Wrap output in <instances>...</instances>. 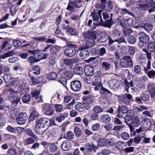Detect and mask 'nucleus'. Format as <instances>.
<instances>
[{
	"label": "nucleus",
	"instance_id": "obj_60",
	"mask_svg": "<svg viewBox=\"0 0 155 155\" xmlns=\"http://www.w3.org/2000/svg\"><path fill=\"white\" fill-rule=\"evenodd\" d=\"M115 41L117 42L119 44L123 42L126 43L125 38L123 36L121 37L118 39L115 40Z\"/></svg>",
	"mask_w": 155,
	"mask_h": 155
},
{
	"label": "nucleus",
	"instance_id": "obj_59",
	"mask_svg": "<svg viewBox=\"0 0 155 155\" xmlns=\"http://www.w3.org/2000/svg\"><path fill=\"white\" fill-rule=\"evenodd\" d=\"M132 30L130 28H128L124 30V35L126 37L128 36L132 32Z\"/></svg>",
	"mask_w": 155,
	"mask_h": 155
},
{
	"label": "nucleus",
	"instance_id": "obj_3",
	"mask_svg": "<svg viewBox=\"0 0 155 155\" xmlns=\"http://www.w3.org/2000/svg\"><path fill=\"white\" fill-rule=\"evenodd\" d=\"M121 66L124 68L131 67L133 66V61L131 57L129 56H125L120 60Z\"/></svg>",
	"mask_w": 155,
	"mask_h": 155
},
{
	"label": "nucleus",
	"instance_id": "obj_2",
	"mask_svg": "<svg viewBox=\"0 0 155 155\" xmlns=\"http://www.w3.org/2000/svg\"><path fill=\"white\" fill-rule=\"evenodd\" d=\"M78 48V45L76 44H70L68 47L65 50L64 53L67 57H72L76 53V48Z\"/></svg>",
	"mask_w": 155,
	"mask_h": 155
},
{
	"label": "nucleus",
	"instance_id": "obj_23",
	"mask_svg": "<svg viewBox=\"0 0 155 155\" xmlns=\"http://www.w3.org/2000/svg\"><path fill=\"white\" fill-rule=\"evenodd\" d=\"M18 112L17 109H14L11 111L10 118L11 120H15L16 118V117L18 114Z\"/></svg>",
	"mask_w": 155,
	"mask_h": 155
},
{
	"label": "nucleus",
	"instance_id": "obj_28",
	"mask_svg": "<svg viewBox=\"0 0 155 155\" xmlns=\"http://www.w3.org/2000/svg\"><path fill=\"white\" fill-rule=\"evenodd\" d=\"M83 101L88 104H91L94 101L93 98L90 96H85L83 97Z\"/></svg>",
	"mask_w": 155,
	"mask_h": 155
},
{
	"label": "nucleus",
	"instance_id": "obj_30",
	"mask_svg": "<svg viewBox=\"0 0 155 155\" xmlns=\"http://www.w3.org/2000/svg\"><path fill=\"white\" fill-rule=\"evenodd\" d=\"M57 74L55 72H51L48 75V78L50 80H54L56 78Z\"/></svg>",
	"mask_w": 155,
	"mask_h": 155
},
{
	"label": "nucleus",
	"instance_id": "obj_11",
	"mask_svg": "<svg viewBox=\"0 0 155 155\" xmlns=\"http://www.w3.org/2000/svg\"><path fill=\"white\" fill-rule=\"evenodd\" d=\"M72 146L71 142L69 140H66L64 141L61 145V149L64 151L69 150Z\"/></svg>",
	"mask_w": 155,
	"mask_h": 155
},
{
	"label": "nucleus",
	"instance_id": "obj_57",
	"mask_svg": "<svg viewBox=\"0 0 155 155\" xmlns=\"http://www.w3.org/2000/svg\"><path fill=\"white\" fill-rule=\"evenodd\" d=\"M100 92L101 94H112L109 90L104 87H102L101 89Z\"/></svg>",
	"mask_w": 155,
	"mask_h": 155
},
{
	"label": "nucleus",
	"instance_id": "obj_31",
	"mask_svg": "<svg viewBox=\"0 0 155 155\" xmlns=\"http://www.w3.org/2000/svg\"><path fill=\"white\" fill-rule=\"evenodd\" d=\"M26 133L29 136L34 137L35 139H36L37 138L34 133L30 129H26Z\"/></svg>",
	"mask_w": 155,
	"mask_h": 155
},
{
	"label": "nucleus",
	"instance_id": "obj_44",
	"mask_svg": "<svg viewBox=\"0 0 155 155\" xmlns=\"http://www.w3.org/2000/svg\"><path fill=\"white\" fill-rule=\"evenodd\" d=\"M59 48V47L57 46H51L50 49V51L52 54H55L57 52Z\"/></svg>",
	"mask_w": 155,
	"mask_h": 155
},
{
	"label": "nucleus",
	"instance_id": "obj_47",
	"mask_svg": "<svg viewBox=\"0 0 155 155\" xmlns=\"http://www.w3.org/2000/svg\"><path fill=\"white\" fill-rule=\"evenodd\" d=\"M127 41L129 43L133 44L135 43L136 40L134 36L130 35L127 38Z\"/></svg>",
	"mask_w": 155,
	"mask_h": 155
},
{
	"label": "nucleus",
	"instance_id": "obj_7",
	"mask_svg": "<svg viewBox=\"0 0 155 155\" xmlns=\"http://www.w3.org/2000/svg\"><path fill=\"white\" fill-rule=\"evenodd\" d=\"M132 98V96L130 94L126 93L121 96L119 99V102L124 104H128L130 103L129 100Z\"/></svg>",
	"mask_w": 155,
	"mask_h": 155
},
{
	"label": "nucleus",
	"instance_id": "obj_8",
	"mask_svg": "<svg viewBox=\"0 0 155 155\" xmlns=\"http://www.w3.org/2000/svg\"><path fill=\"white\" fill-rule=\"evenodd\" d=\"M96 35L97 32L96 31L89 30L84 32L82 33V36L83 38L86 40L91 38H94L96 36Z\"/></svg>",
	"mask_w": 155,
	"mask_h": 155
},
{
	"label": "nucleus",
	"instance_id": "obj_43",
	"mask_svg": "<svg viewBox=\"0 0 155 155\" xmlns=\"http://www.w3.org/2000/svg\"><path fill=\"white\" fill-rule=\"evenodd\" d=\"M75 136L77 137H80L81 135V131L80 129L78 127H75L74 129Z\"/></svg>",
	"mask_w": 155,
	"mask_h": 155
},
{
	"label": "nucleus",
	"instance_id": "obj_25",
	"mask_svg": "<svg viewBox=\"0 0 155 155\" xmlns=\"http://www.w3.org/2000/svg\"><path fill=\"white\" fill-rule=\"evenodd\" d=\"M75 109L79 112L83 111L84 109V106L80 103H77L75 106Z\"/></svg>",
	"mask_w": 155,
	"mask_h": 155
},
{
	"label": "nucleus",
	"instance_id": "obj_5",
	"mask_svg": "<svg viewBox=\"0 0 155 155\" xmlns=\"http://www.w3.org/2000/svg\"><path fill=\"white\" fill-rule=\"evenodd\" d=\"M28 115L25 112H21L18 114L16 118L18 124L20 125L24 124L28 119Z\"/></svg>",
	"mask_w": 155,
	"mask_h": 155
},
{
	"label": "nucleus",
	"instance_id": "obj_6",
	"mask_svg": "<svg viewBox=\"0 0 155 155\" xmlns=\"http://www.w3.org/2000/svg\"><path fill=\"white\" fill-rule=\"evenodd\" d=\"M102 11L99 10L97 13L93 12L91 14L94 21H98L99 24L102 25L104 24V21L101 18V13Z\"/></svg>",
	"mask_w": 155,
	"mask_h": 155
},
{
	"label": "nucleus",
	"instance_id": "obj_39",
	"mask_svg": "<svg viewBox=\"0 0 155 155\" xmlns=\"http://www.w3.org/2000/svg\"><path fill=\"white\" fill-rule=\"evenodd\" d=\"M56 112L60 113L63 110V106L61 104H55L54 106Z\"/></svg>",
	"mask_w": 155,
	"mask_h": 155
},
{
	"label": "nucleus",
	"instance_id": "obj_34",
	"mask_svg": "<svg viewBox=\"0 0 155 155\" xmlns=\"http://www.w3.org/2000/svg\"><path fill=\"white\" fill-rule=\"evenodd\" d=\"M143 28L146 31H149L152 30L153 26L151 24L147 23L144 24Z\"/></svg>",
	"mask_w": 155,
	"mask_h": 155
},
{
	"label": "nucleus",
	"instance_id": "obj_15",
	"mask_svg": "<svg viewBox=\"0 0 155 155\" xmlns=\"http://www.w3.org/2000/svg\"><path fill=\"white\" fill-rule=\"evenodd\" d=\"M81 51L80 53V56L82 59L86 58L89 55L90 53L87 49L84 48H80Z\"/></svg>",
	"mask_w": 155,
	"mask_h": 155
},
{
	"label": "nucleus",
	"instance_id": "obj_46",
	"mask_svg": "<svg viewBox=\"0 0 155 155\" xmlns=\"http://www.w3.org/2000/svg\"><path fill=\"white\" fill-rule=\"evenodd\" d=\"M7 155H18V153L15 150L12 148L8 150Z\"/></svg>",
	"mask_w": 155,
	"mask_h": 155
},
{
	"label": "nucleus",
	"instance_id": "obj_45",
	"mask_svg": "<svg viewBox=\"0 0 155 155\" xmlns=\"http://www.w3.org/2000/svg\"><path fill=\"white\" fill-rule=\"evenodd\" d=\"M64 75L68 79H71L73 76V74L72 72L69 71L67 70L64 72Z\"/></svg>",
	"mask_w": 155,
	"mask_h": 155
},
{
	"label": "nucleus",
	"instance_id": "obj_4",
	"mask_svg": "<svg viewBox=\"0 0 155 155\" xmlns=\"http://www.w3.org/2000/svg\"><path fill=\"white\" fill-rule=\"evenodd\" d=\"M8 91L10 93L8 99L14 105H16L20 101V98L17 96L16 92L12 89H10Z\"/></svg>",
	"mask_w": 155,
	"mask_h": 155
},
{
	"label": "nucleus",
	"instance_id": "obj_53",
	"mask_svg": "<svg viewBox=\"0 0 155 155\" xmlns=\"http://www.w3.org/2000/svg\"><path fill=\"white\" fill-rule=\"evenodd\" d=\"M66 139H72L74 138V133L71 131H68L66 133Z\"/></svg>",
	"mask_w": 155,
	"mask_h": 155
},
{
	"label": "nucleus",
	"instance_id": "obj_21",
	"mask_svg": "<svg viewBox=\"0 0 155 155\" xmlns=\"http://www.w3.org/2000/svg\"><path fill=\"white\" fill-rule=\"evenodd\" d=\"M140 120L138 116H135L132 118V124L135 127H138L140 124Z\"/></svg>",
	"mask_w": 155,
	"mask_h": 155
},
{
	"label": "nucleus",
	"instance_id": "obj_12",
	"mask_svg": "<svg viewBox=\"0 0 155 155\" xmlns=\"http://www.w3.org/2000/svg\"><path fill=\"white\" fill-rule=\"evenodd\" d=\"M150 96L153 98L155 97V84L153 83H150L147 86Z\"/></svg>",
	"mask_w": 155,
	"mask_h": 155
},
{
	"label": "nucleus",
	"instance_id": "obj_48",
	"mask_svg": "<svg viewBox=\"0 0 155 155\" xmlns=\"http://www.w3.org/2000/svg\"><path fill=\"white\" fill-rule=\"evenodd\" d=\"M148 77L150 78H153L155 77V71L153 70L150 71L147 73Z\"/></svg>",
	"mask_w": 155,
	"mask_h": 155
},
{
	"label": "nucleus",
	"instance_id": "obj_20",
	"mask_svg": "<svg viewBox=\"0 0 155 155\" xmlns=\"http://www.w3.org/2000/svg\"><path fill=\"white\" fill-rule=\"evenodd\" d=\"M3 78L5 81L6 83H12L13 81V79H14L10 74H5L3 76Z\"/></svg>",
	"mask_w": 155,
	"mask_h": 155
},
{
	"label": "nucleus",
	"instance_id": "obj_40",
	"mask_svg": "<svg viewBox=\"0 0 155 155\" xmlns=\"http://www.w3.org/2000/svg\"><path fill=\"white\" fill-rule=\"evenodd\" d=\"M106 144V140L103 138H100L98 141L97 145L99 147H102Z\"/></svg>",
	"mask_w": 155,
	"mask_h": 155
},
{
	"label": "nucleus",
	"instance_id": "obj_58",
	"mask_svg": "<svg viewBox=\"0 0 155 155\" xmlns=\"http://www.w3.org/2000/svg\"><path fill=\"white\" fill-rule=\"evenodd\" d=\"M49 62L52 65H54L55 64L56 61V58L54 56H51L49 57Z\"/></svg>",
	"mask_w": 155,
	"mask_h": 155
},
{
	"label": "nucleus",
	"instance_id": "obj_62",
	"mask_svg": "<svg viewBox=\"0 0 155 155\" xmlns=\"http://www.w3.org/2000/svg\"><path fill=\"white\" fill-rule=\"evenodd\" d=\"M1 69L5 72H8L10 71V68L8 66H5L3 64L1 65Z\"/></svg>",
	"mask_w": 155,
	"mask_h": 155
},
{
	"label": "nucleus",
	"instance_id": "obj_64",
	"mask_svg": "<svg viewBox=\"0 0 155 155\" xmlns=\"http://www.w3.org/2000/svg\"><path fill=\"white\" fill-rule=\"evenodd\" d=\"M58 81L64 85L66 84L67 80L65 78L62 77L58 79Z\"/></svg>",
	"mask_w": 155,
	"mask_h": 155
},
{
	"label": "nucleus",
	"instance_id": "obj_10",
	"mask_svg": "<svg viewBox=\"0 0 155 155\" xmlns=\"http://www.w3.org/2000/svg\"><path fill=\"white\" fill-rule=\"evenodd\" d=\"M110 87L114 90L118 88L120 85V82L115 79H112L110 80L108 82Z\"/></svg>",
	"mask_w": 155,
	"mask_h": 155
},
{
	"label": "nucleus",
	"instance_id": "obj_26",
	"mask_svg": "<svg viewBox=\"0 0 155 155\" xmlns=\"http://www.w3.org/2000/svg\"><path fill=\"white\" fill-rule=\"evenodd\" d=\"M117 111L119 112H121L122 113L125 114L128 112V110L126 106H123L121 107L119 106Z\"/></svg>",
	"mask_w": 155,
	"mask_h": 155
},
{
	"label": "nucleus",
	"instance_id": "obj_13",
	"mask_svg": "<svg viewBox=\"0 0 155 155\" xmlns=\"http://www.w3.org/2000/svg\"><path fill=\"white\" fill-rule=\"evenodd\" d=\"M85 74L88 76H92L94 74L93 68L90 65H86L84 67Z\"/></svg>",
	"mask_w": 155,
	"mask_h": 155
},
{
	"label": "nucleus",
	"instance_id": "obj_1",
	"mask_svg": "<svg viewBox=\"0 0 155 155\" xmlns=\"http://www.w3.org/2000/svg\"><path fill=\"white\" fill-rule=\"evenodd\" d=\"M53 125H55L54 120L46 117L42 118L36 121L35 131L38 134H42L50 126Z\"/></svg>",
	"mask_w": 155,
	"mask_h": 155
},
{
	"label": "nucleus",
	"instance_id": "obj_63",
	"mask_svg": "<svg viewBox=\"0 0 155 155\" xmlns=\"http://www.w3.org/2000/svg\"><path fill=\"white\" fill-rule=\"evenodd\" d=\"M50 150L51 152H54L57 150L58 147L56 145L52 144L50 146Z\"/></svg>",
	"mask_w": 155,
	"mask_h": 155
},
{
	"label": "nucleus",
	"instance_id": "obj_29",
	"mask_svg": "<svg viewBox=\"0 0 155 155\" xmlns=\"http://www.w3.org/2000/svg\"><path fill=\"white\" fill-rule=\"evenodd\" d=\"M67 32L70 33L71 35L78 36V32L76 29L70 27Z\"/></svg>",
	"mask_w": 155,
	"mask_h": 155
},
{
	"label": "nucleus",
	"instance_id": "obj_22",
	"mask_svg": "<svg viewBox=\"0 0 155 155\" xmlns=\"http://www.w3.org/2000/svg\"><path fill=\"white\" fill-rule=\"evenodd\" d=\"M147 48L149 51L155 52V41L150 42L148 44Z\"/></svg>",
	"mask_w": 155,
	"mask_h": 155
},
{
	"label": "nucleus",
	"instance_id": "obj_49",
	"mask_svg": "<svg viewBox=\"0 0 155 155\" xmlns=\"http://www.w3.org/2000/svg\"><path fill=\"white\" fill-rule=\"evenodd\" d=\"M12 44L14 47H18L21 45L22 43L21 41L19 40H15L13 41Z\"/></svg>",
	"mask_w": 155,
	"mask_h": 155
},
{
	"label": "nucleus",
	"instance_id": "obj_17",
	"mask_svg": "<svg viewBox=\"0 0 155 155\" xmlns=\"http://www.w3.org/2000/svg\"><path fill=\"white\" fill-rule=\"evenodd\" d=\"M96 39V36L94 38H91L86 40V43L87 48H88L89 47L93 46L95 44V40Z\"/></svg>",
	"mask_w": 155,
	"mask_h": 155
},
{
	"label": "nucleus",
	"instance_id": "obj_9",
	"mask_svg": "<svg viewBox=\"0 0 155 155\" xmlns=\"http://www.w3.org/2000/svg\"><path fill=\"white\" fill-rule=\"evenodd\" d=\"M81 87V82L78 80H74L71 83V87L74 91H77L80 90Z\"/></svg>",
	"mask_w": 155,
	"mask_h": 155
},
{
	"label": "nucleus",
	"instance_id": "obj_16",
	"mask_svg": "<svg viewBox=\"0 0 155 155\" xmlns=\"http://www.w3.org/2000/svg\"><path fill=\"white\" fill-rule=\"evenodd\" d=\"M110 116L108 114H104L101 116V121L104 123H108L111 120Z\"/></svg>",
	"mask_w": 155,
	"mask_h": 155
},
{
	"label": "nucleus",
	"instance_id": "obj_42",
	"mask_svg": "<svg viewBox=\"0 0 155 155\" xmlns=\"http://www.w3.org/2000/svg\"><path fill=\"white\" fill-rule=\"evenodd\" d=\"M40 93V91L39 90H35L31 93V94L32 97L38 99Z\"/></svg>",
	"mask_w": 155,
	"mask_h": 155
},
{
	"label": "nucleus",
	"instance_id": "obj_54",
	"mask_svg": "<svg viewBox=\"0 0 155 155\" xmlns=\"http://www.w3.org/2000/svg\"><path fill=\"white\" fill-rule=\"evenodd\" d=\"M106 144L108 146H111L114 145V142L113 138H109L106 140Z\"/></svg>",
	"mask_w": 155,
	"mask_h": 155
},
{
	"label": "nucleus",
	"instance_id": "obj_33",
	"mask_svg": "<svg viewBox=\"0 0 155 155\" xmlns=\"http://www.w3.org/2000/svg\"><path fill=\"white\" fill-rule=\"evenodd\" d=\"M140 97L144 101H147L149 99V97L148 95L146 92H143L140 95Z\"/></svg>",
	"mask_w": 155,
	"mask_h": 155
},
{
	"label": "nucleus",
	"instance_id": "obj_27",
	"mask_svg": "<svg viewBox=\"0 0 155 155\" xmlns=\"http://www.w3.org/2000/svg\"><path fill=\"white\" fill-rule=\"evenodd\" d=\"M134 84L136 87L144 89L145 85L141 83L140 81L135 80L134 81Z\"/></svg>",
	"mask_w": 155,
	"mask_h": 155
},
{
	"label": "nucleus",
	"instance_id": "obj_50",
	"mask_svg": "<svg viewBox=\"0 0 155 155\" xmlns=\"http://www.w3.org/2000/svg\"><path fill=\"white\" fill-rule=\"evenodd\" d=\"M108 39V36L105 35H103L101 36L99 41L101 43H104L106 42Z\"/></svg>",
	"mask_w": 155,
	"mask_h": 155
},
{
	"label": "nucleus",
	"instance_id": "obj_19",
	"mask_svg": "<svg viewBox=\"0 0 155 155\" xmlns=\"http://www.w3.org/2000/svg\"><path fill=\"white\" fill-rule=\"evenodd\" d=\"M75 7L79 8L78 5L74 2V1H70L68 3L67 9L70 11H73Z\"/></svg>",
	"mask_w": 155,
	"mask_h": 155
},
{
	"label": "nucleus",
	"instance_id": "obj_55",
	"mask_svg": "<svg viewBox=\"0 0 155 155\" xmlns=\"http://www.w3.org/2000/svg\"><path fill=\"white\" fill-rule=\"evenodd\" d=\"M138 6L139 8L143 10L147 9L150 7L149 5L146 4H139Z\"/></svg>",
	"mask_w": 155,
	"mask_h": 155
},
{
	"label": "nucleus",
	"instance_id": "obj_32",
	"mask_svg": "<svg viewBox=\"0 0 155 155\" xmlns=\"http://www.w3.org/2000/svg\"><path fill=\"white\" fill-rule=\"evenodd\" d=\"M103 68L105 70L108 71L111 67V64L108 62L104 61L102 64Z\"/></svg>",
	"mask_w": 155,
	"mask_h": 155
},
{
	"label": "nucleus",
	"instance_id": "obj_56",
	"mask_svg": "<svg viewBox=\"0 0 155 155\" xmlns=\"http://www.w3.org/2000/svg\"><path fill=\"white\" fill-rule=\"evenodd\" d=\"M121 136L124 140H127L129 138L130 135L127 132H123L121 133Z\"/></svg>",
	"mask_w": 155,
	"mask_h": 155
},
{
	"label": "nucleus",
	"instance_id": "obj_51",
	"mask_svg": "<svg viewBox=\"0 0 155 155\" xmlns=\"http://www.w3.org/2000/svg\"><path fill=\"white\" fill-rule=\"evenodd\" d=\"M136 49L135 47L129 46L128 47V52L130 55H133L135 52Z\"/></svg>",
	"mask_w": 155,
	"mask_h": 155
},
{
	"label": "nucleus",
	"instance_id": "obj_38",
	"mask_svg": "<svg viewBox=\"0 0 155 155\" xmlns=\"http://www.w3.org/2000/svg\"><path fill=\"white\" fill-rule=\"evenodd\" d=\"M113 20L110 17V19L108 20H106L105 23V24H103L102 25H104V26L106 27H107L109 28H110L111 25H113Z\"/></svg>",
	"mask_w": 155,
	"mask_h": 155
},
{
	"label": "nucleus",
	"instance_id": "obj_24",
	"mask_svg": "<svg viewBox=\"0 0 155 155\" xmlns=\"http://www.w3.org/2000/svg\"><path fill=\"white\" fill-rule=\"evenodd\" d=\"M133 22V20L132 18H128L127 19L124 20V28H125V26L126 27H129L131 26Z\"/></svg>",
	"mask_w": 155,
	"mask_h": 155
},
{
	"label": "nucleus",
	"instance_id": "obj_35",
	"mask_svg": "<svg viewBox=\"0 0 155 155\" xmlns=\"http://www.w3.org/2000/svg\"><path fill=\"white\" fill-rule=\"evenodd\" d=\"M83 68L81 67L75 68L74 70V71L75 74L78 75L82 74L83 73Z\"/></svg>",
	"mask_w": 155,
	"mask_h": 155
},
{
	"label": "nucleus",
	"instance_id": "obj_14",
	"mask_svg": "<svg viewBox=\"0 0 155 155\" xmlns=\"http://www.w3.org/2000/svg\"><path fill=\"white\" fill-rule=\"evenodd\" d=\"M139 39L140 41L145 43H147L149 41V36L145 33L142 32L140 34Z\"/></svg>",
	"mask_w": 155,
	"mask_h": 155
},
{
	"label": "nucleus",
	"instance_id": "obj_61",
	"mask_svg": "<svg viewBox=\"0 0 155 155\" xmlns=\"http://www.w3.org/2000/svg\"><path fill=\"white\" fill-rule=\"evenodd\" d=\"M117 20L118 21V22L120 23V25L123 27H124L123 21H124V17L123 16H119L118 17Z\"/></svg>",
	"mask_w": 155,
	"mask_h": 155
},
{
	"label": "nucleus",
	"instance_id": "obj_36",
	"mask_svg": "<svg viewBox=\"0 0 155 155\" xmlns=\"http://www.w3.org/2000/svg\"><path fill=\"white\" fill-rule=\"evenodd\" d=\"M32 70L34 71L33 73L35 74L38 75L40 74L41 72L40 69L38 65H34L32 68Z\"/></svg>",
	"mask_w": 155,
	"mask_h": 155
},
{
	"label": "nucleus",
	"instance_id": "obj_41",
	"mask_svg": "<svg viewBox=\"0 0 155 155\" xmlns=\"http://www.w3.org/2000/svg\"><path fill=\"white\" fill-rule=\"evenodd\" d=\"M93 110L96 113L99 114L103 111V109L99 106H97L94 107Z\"/></svg>",
	"mask_w": 155,
	"mask_h": 155
},
{
	"label": "nucleus",
	"instance_id": "obj_37",
	"mask_svg": "<svg viewBox=\"0 0 155 155\" xmlns=\"http://www.w3.org/2000/svg\"><path fill=\"white\" fill-rule=\"evenodd\" d=\"M31 99V96L28 94L25 95L22 98L23 101L24 103H27L29 102L30 101Z\"/></svg>",
	"mask_w": 155,
	"mask_h": 155
},
{
	"label": "nucleus",
	"instance_id": "obj_18",
	"mask_svg": "<svg viewBox=\"0 0 155 155\" xmlns=\"http://www.w3.org/2000/svg\"><path fill=\"white\" fill-rule=\"evenodd\" d=\"M142 122L143 124L144 128L146 129H148L151 127V123L150 119H144L142 121Z\"/></svg>",
	"mask_w": 155,
	"mask_h": 155
},
{
	"label": "nucleus",
	"instance_id": "obj_52",
	"mask_svg": "<svg viewBox=\"0 0 155 155\" xmlns=\"http://www.w3.org/2000/svg\"><path fill=\"white\" fill-rule=\"evenodd\" d=\"M71 60L72 66L80 61V59L78 58H73Z\"/></svg>",
	"mask_w": 155,
	"mask_h": 155
}]
</instances>
